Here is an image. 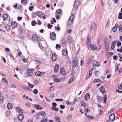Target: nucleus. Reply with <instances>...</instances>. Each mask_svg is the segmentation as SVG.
Returning a JSON list of instances; mask_svg holds the SVG:
<instances>
[{"label":"nucleus","instance_id":"72a5a7b5","mask_svg":"<svg viewBox=\"0 0 122 122\" xmlns=\"http://www.w3.org/2000/svg\"><path fill=\"white\" fill-rule=\"evenodd\" d=\"M51 109L53 110L57 111L58 110V108H56V107L52 106L51 107Z\"/></svg>","mask_w":122,"mask_h":122},{"label":"nucleus","instance_id":"09e8293b","mask_svg":"<svg viewBox=\"0 0 122 122\" xmlns=\"http://www.w3.org/2000/svg\"><path fill=\"white\" fill-rule=\"evenodd\" d=\"M100 81V80L99 79H95L94 80V82L95 83L98 82Z\"/></svg>","mask_w":122,"mask_h":122},{"label":"nucleus","instance_id":"473e14b6","mask_svg":"<svg viewBox=\"0 0 122 122\" xmlns=\"http://www.w3.org/2000/svg\"><path fill=\"white\" fill-rule=\"evenodd\" d=\"M35 76H37V77H39L41 75V74H40V71H38L36 72L35 73Z\"/></svg>","mask_w":122,"mask_h":122},{"label":"nucleus","instance_id":"774afa93","mask_svg":"<svg viewBox=\"0 0 122 122\" xmlns=\"http://www.w3.org/2000/svg\"><path fill=\"white\" fill-rule=\"evenodd\" d=\"M55 96V95L54 93H51L50 94V97L52 98H53Z\"/></svg>","mask_w":122,"mask_h":122},{"label":"nucleus","instance_id":"1a4fd4ad","mask_svg":"<svg viewBox=\"0 0 122 122\" xmlns=\"http://www.w3.org/2000/svg\"><path fill=\"white\" fill-rule=\"evenodd\" d=\"M90 36H88L87 37V46H90V44L91 43V39L90 38Z\"/></svg>","mask_w":122,"mask_h":122},{"label":"nucleus","instance_id":"ea45409f","mask_svg":"<svg viewBox=\"0 0 122 122\" xmlns=\"http://www.w3.org/2000/svg\"><path fill=\"white\" fill-rule=\"evenodd\" d=\"M72 117V116L71 115H68V116L67 117V119L69 120H71V118Z\"/></svg>","mask_w":122,"mask_h":122},{"label":"nucleus","instance_id":"69168bd1","mask_svg":"<svg viewBox=\"0 0 122 122\" xmlns=\"http://www.w3.org/2000/svg\"><path fill=\"white\" fill-rule=\"evenodd\" d=\"M56 101H63V100L62 98H61V99H56Z\"/></svg>","mask_w":122,"mask_h":122},{"label":"nucleus","instance_id":"dca6fc26","mask_svg":"<svg viewBox=\"0 0 122 122\" xmlns=\"http://www.w3.org/2000/svg\"><path fill=\"white\" fill-rule=\"evenodd\" d=\"M99 89L100 91L102 94L104 93L105 92V90L103 86H102L100 87Z\"/></svg>","mask_w":122,"mask_h":122},{"label":"nucleus","instance_id":"2f4dec72","mask_svg":"<svg viewBox=\"0 0 122 122\" xmlns=\"http://www.w3.org/2000/svg\"><path fill=\"white\" fill-rule=\"evenodd\" d=\"M5 28L6 29V30L7 31L9 30L10 29V26L9 25L7 24L6 25V26H5Z\"/></svg>","mask_w":122,"mask_h":122},{"label":"nucleus","instance_id":"680f3d73","mask_svg":"<svg viewBox=\"0 0 122 122\" xmlns=\"http://www.w3.org/2000/svg\"><path fill=\"white\" fill-rule=\"evenodd\" d=\"M59 24L58 25V27L57 28H56V26H55V29H56V30L58 31H59L60 30V28L59 27H58L59 26Z\"/></svg>","mask_w":122,"mask_h":122},{"label":"nucleus","instance_id":"393cba45","mask_svg":"<svg viewBox=\"0 0 122 122\" xmlns=\"http://www.w3.org/2000/svg\"><path fill=\"white\" fill-rule=\"evenodd\" d=\"M60 72L61 74L64 75L66 73L65 71L63 69V68L61 69Z\"/></svg>","mask_w":122,"mask_h":122},{"label":"nucleus","instance_id":"f03ea898","mask_svg":"<svg viewBox=\"0 0 122 122\" xmlns=\"http://www.w3.org/2000/svg\"><path fill=\"white\" fill-rule=\"evenodd\" d=\"M34 71L33 69H28L27 72L25 73V77H28L32 76L33 74V71Z\"/></svg>","mask_w":122,"mask_h":122},{"label":"nucleus","instance_id":"4d7b16f0","mask_svg":"<svg viewBox=\"0 0 122 122\" xmlns=\"http://www.w3.org/2000/svg\"><path fill=\"white\" fill-rule=\"evenodd\" d=\"M121 45V43L120 41H118L117 43V46H120Z\"/></svg>","mask_w":122,"mask_h":122},{"label":"nucleus","instance_id":"6ab92c4d","mask_svg":"<svg viewBox=\"0 0 122 122\" xmlns=\"http://www.w3.org/2000/svg\"><path fill=\"white\" fill-rule=\"evenodd\" d=\"M57 56L55 53H54L52 54V59L53 61H55L56 59Z\"/></svg>","mask_w":122,"mask_h":122},{"label":"nucleus","instance_id":"c03bdc74","mask_svg":"<svg viewBox=\"0 0 122 122\" xmlns=\"http://www.w3.org/2000/svg\"><path fill=\"white\" fill-rule=\"evenodd\" d=\"M60 107L62 109H63L65 108V106L62 105H60Z\"/></svg>","mask_w":122,"mask_h":122},{"label":"nucleus","instance_id":"2eb2a0df","mask_svg":"<svg viewBox=\"0 0 122 122\" xmlns=\"http://www.w3.org/2000/svg\"><path fill=\"white\" fill-rule=\"evenodd\" d=\"M38 37L35 35H33L32 37V40L34 41H37L38 39Z\"/></svg>","mask_w":122,"mask_h":122},{"label":"nucleus","instance_id":"49530a36","mask_svg":"<svg viewBox=\"0 0 122 122\" xmlns=\"http://www.w3.org/2000/svg\"><path fill=\"white\" fill-rule=\"evenodd\" d=\"M117 28L114 27L113 28L112 30L113 32H116L117 31Z\"/></svg>","mask_w":122,"mask_h":122},{"label":"nucleus","instance_id":"9d476101","mask_svg":"<svg viewBox=\"0 0 122 122\" xmlns=\"http://www.w3.org/2000/svg\"><path fill=\"white\" fill-rule=\"evenodd\" d=\"M24 117L23 114H20L18 115V119L20 121H21L22 120Z\"/></svg>","mask_w":122,"mask_h":122},{"label":"nucleus","instance_id":"5701e85b","mask_svg":"<svg viewBox=\"0 0 122 122\" xmlns=\"http://www.w3.org/2000/svg\"><path fill=\"white\" fill-rule=\"evenodd\" d=\"M7 106L8 109H10L12 108V105L10 103H9L7 104Z\"/></svg>","mask_w":122,"mask_h":122},{"label":"nucleus","instance_id":"bf43d9fd","mask_svg":"<svg viewBox=\"0 0 122 122\" xmlns=\"http://www.w3.org/2000/svg\"><path fill=\"white\" fill-rule=\"evenodd\" d=\"M92 58L91 59V58H90L89 59V60L88 61V62L87 63V65H88L90 63L91 61H92Z\"/></svg>","mask_w":122,"mask_h":122},{"label":"nucleus","instance_id":"a878e982","mask_svg":"<svg viewBox=\"0 0 122 122\" xmlns=\"http://www.w3.org/2000/svg\"><path fill=\"white\" fill-rule=\"evenodd\" d=\"M91 49L93 50H95L97 48L96 46L93 45H90Z\"/></svg>","mask_w":122,"mask_h":122},{"label":"nucleus","instance_id":"b1692460","mask_svg":"<svg viewBox=\"0 0 122 122\" xmlns=\"http://www.w3.org/2000/svg\"><path fill=\"white\" fill-rule=\"evenodd\" d=\"M67 54V51L66 50V49H64L63 51L62 54L64 56H66Z\"/></svg>","mask_w":122,"mask_h":122},{"label":"nucleus","instance_id":"e433bc0d","mask_svg":"<svg viewBox=\"0 0 122 122\" xmlns=\"http://www.w3.org/2000/svg\"><path fill=\"white\" fill-rule=\"evenodd\" d=\"M55 119L57 122H61L60 118L58 117H56Z\"/></svg>","mask_w":122,"mask_h":122},{"label":"nucleus","instance_id":"8fccbe9b","mask_svg":"<svg viewBox=\"0 0 122 122\" xmlns=\"http://www.w3.org/2000/svg\"><path fill=\"white\" fill-rule=\"evenodd\" d=\"M117 41L116 40H114L113 41L112 43V45H113L115 46V45L116 44V43H117Z\"/></svg>","mask_w":122,"mask_h":122},{"label":"nucleus","instance_id":"37998d69","mask_svg":"<svg viewBox=\"0 0 122 122\" xmlns=\"http://www.w3.org/2000/svg\"><path fill=\"white\" fill-rule=\"evenodd\" d=\"M97 99L98 101H101L102 100V97L99 96H97Z\"/></svg>","mask_w":122,"mask_h":122},{"label":"nucleus","instance_id":"f704fd0d","mask_svg":"<svg viewBox=\"0 0 122 122\" xmlns=\"http://www.w3.org/2000/svg\"><path fill=\"white\" fill-rule=\"evenodd\" d=\"M3 97L1 96H0V103L1 104L3 102Z\"/></svg>","mask_w":122,"mask_h":122},{"label":"nucleus","instance_id":"412c9836","mask_svg":"<svg viewBox=\"0 0 122 122\" xmlns=\"http://www.w3.org/2000/svg\"><path fill=\"white\" fill-rule=\"evenodd\" d=\"M73 42L72 40V38L71 37H69L68 38V42L69 44H70Z\"/></svg>","mask_w":122,"mask_h":122},{"label":"nucleus","instance_id":"cd10ccee","mask_svg":"<svg viewBox=\"0 0 122 122\" xmlns=\"http://www.w3.org/2000/svg\"><path fill=\"white\" fill-rule=\"evenodd\" d=\"M8 16L7 15L5 14H4L3 16V20L5 21L6 20V19L8 18Z\"/></svg>","mask_w":122,"mask_h":122},{"label":"nucleus","instance_id":"052dcab7","mask_svg":"<svg viewBox=\"0 0 122 122\" xmlns=\"http://www.w3.org/2000/svg\"><path fill=\"white\" fill-rule=\"evenodd\" d=\"M106 98H107V96L106 95H105L104 96V97L103 98L104 103H105L106 102Z\"/></svg>","mask_w":122,"mask_h":122},{"label":"nucleus","instance_id":"e2e57ef3","mask_svg":"<svg viewBox=\"0 0 122 122\" xmlns=\"http://www.w3.org/2000/svg\"><path fill=\"white\" fill-rule=\"evenodd\" d=\"M33 8V6H32L30 7H29V9L30 11H32V9Z\"/></svg>","mask_w":122,"mask_h":122},{"label":"nucleus","instance_id":"f8f14e48","mask_svg":"<svg viewBox=\"0 0 122 122\" xmlns=\"http://www.w3.org/2000/svg\"><path fill=\"white\" fill-rule=\"evenodd\" d=\"M52 76L54 78V81L55 82H59V80L58 78H57V77L56 76V75H52Z\"/></svg>","mask_w":122,"mask_h":122},{"label":"nucleus","instance_id":"de8ad7c7","mask_svg":"<svg viewBox=\"0 0 122 122\" xmlns=\"http://www.w3.org/2000/svg\"><path fill=\"white\" fill-rule=\"evenodd\" d=\"M113 59L114 60H117L118 58V56L117 55H114L113 56Z\"/></svg>","mask_w":122,"mask_h":122},{"label":"nucleus","instance_id":"4c0bfd02","mask_svg":"<svg viewBox=\"0 0 122 122\" xmlns=\"http://www.w3.org/2000/svg\"><path fill=\"white\" fill-rule=\"evenodd\" d=\"M2 81L5 83H8V81L6 78H4L2 79Z\"/></svg>","mask_w":122,"mask_h":122},{"label":"nucleus","instance_id":"aec40b11","mask_svg":"<svg viewBox=\"0 0 122 122\" xmlns=\"http://www.w3.org/2000/svg\"><path fill=\"white\" fill-rule=\"evenodd\" d=\"M59 67V66L58 64H57L56 65L54 68V71L55 72L57 73L58 72Z\"/></svg>","mask_w":122,"mask_h":122},{"label":"nucleus","instance_id":"4be33fe9","mask_svg":"<svg viewBox=\"0 0 122 122\" xmlns=\"http://www.w3.org/2000/svg\"><path fill=\"white\" fill-rule=\"evenodd\" d=\"M34 107L35 108L39 110H41L42 109V107L39 105H35Z\"/></svg>","mask_w":122,"mask_h":122},{"label":"nucleus","instance_id":"79ce46f5","mask_svg":"<svg viewBox=\"0 0 122 122\" xmlns=\"http://www.w3.org/2000/svg\"><path fill=\"white\" fill-rule=\"evenodd\" d=\"M37 16L36 15V12L33 13L32 15V17L33 18H35L36 17V16Z\"/></svg>","mask_w":122,"mask_h":122},{"label":"nucleus","instance_id":"39448f33","mask_svg":"<svg viewBox=\"0 0 122 122\" xmlns=\"http://www.w3.org/2000/svg\"><path fill=\"white\" fill-rule=\"evenodd\" d=\"M79 97H75L74 99V100L73 102H70L71 104H75L77 101L79 99Z\"/></svg>","mask_w":122,"mask_h":122},{"label":"nucleus","instance_id":"bb28decb","mask_svg":"<svg viewBox=\"0 0 122 122\" xmlns=\"http://www.w3.org/2000/svg\"><path fill=\"white\" fill-rule=\"evenodd\" d=\"M74 81L73 77H72L68 81V83L70 84L72 83Z\"/></svg>","mask_w":122,"mask_h":122},{"label":"nucleus","instance_id":"58836bf2","mask_svg":"<svg viewBox=\"0 0 122 122\" xmlns=\"http://www.w3.org/2000/svg\"><path fill=\"white\" fill-rule=\"evenodd\" d=\"M122 14L121 13H120L118 16V18L119 19H121L122 18Z\"/></svg>","mask_w":122,"mask_h":122},{"label":"nucleus","instance_id":"4468645a","mask_svg":"<svg viewBox=\"0 0 122 122\" xmlns=\"http://www.w3.org/2000/svg\"><path fill=\"white\" fill-rule=\"evenodd\" d=\"M36 15L38 17H40L43 14V13L42 12L37 11L36 12Z\"/></svg>","mask_w":122,"mask_h":122},{"label":"nucleus","instance_id":"9b49d317","mask_svg":"<svg viewBox=\"0 0 122 122\" xmlns=\"http://www.w3.org/2000/svg\"><path fill=\"white\" fill-rule=\"evenodd\" d=\"M74 21H71L68 20V22L67 27L70 28L71 27L72 25L73 24Z\"/></svg>","mask_w":122,"mask_h":122},{"label":"nucleus","instance_id":"a211bd4d","mask_svg":"<svg viewBox=\"0 0 122 122\" xmlns=\"http://www.w3.org/2000/svg\"><path fill=\"white\" fill-rule=\"evenodd\" d=\"M11 25L13 28H14L17 26V24L15 22H12Z\"/></svg>","mask_w":122,"mask_h":122},{"label":"nucleus","instance_id":"c9c22d12","mask_svg":"<svg viewBox=\"0 0 122 122\" xmlns=\"http://www.w3.org/2000/svg\"><path fill=\"white\" fill-rule=\"evenodd\" d=\"M56 12L57 13L61 14L62 12V10L61 9H58L56 10Z\"/></svg>","mask_w":122,"mask_h":122},{"label":"nucleus","instance_id":"603ef678","mask_svg":"<svg viewBox=\"0 0 122 122\" xmlns=\"http://www.w3.org/2000/svg\"><path fill=\"white\" fill-rule=\"evenodd\" d=\"M32 26H34L35 25V24H37V22L33 20L32 21Z\"/></svg>","mask_w":122,"mask_h":122},{"label":"nucleus","instance_id":"6e6d98bb","mask_svg":"<svg viewBox=\"0 0 122 122\" xmlns=\"http://www.w3.org/2000/svg\"><path fill=\"white\" fill-rule=\"evenodd\" d=\"M87 117L88 118H90V119H92L94 118L92 116H90L89 115H88L87 116Z\"/></svg>","mask_w":122,"mask_h":122},{"label":"nucleus","instance_id":"f257e3e1","mask_svg":"<svg viewBox=\"0 0 122 122\" xmlns=\"http://www.w3.org/2000/svg\"><path fill=\"white\" fill-rule=\"evenodd\" d=\"M80 2L78 0H76L74 1V3L73 5L72 11H74V13H76L77 10L78 6L80 5Z\"/></svg>","mask_w":122,"mask_h":122},{"label":"nucleus","instance_id":"7ed1b4c3","mask_svg":"<svg viewBox=\"0 0 122 122\" xmlns=\"http://www.w3.org/2000/svg\"><path fill=\"white\" fill-rule=\"evenodd\" d=\"M78 62V61L76 57H74L73 60L72 67L75 68L77 66Z\"/></svg>","mask_w":122,"mask_h":122},{"label":"nucleus","instance_id":"6e6552de","mask_svg":"<svg viewBox=\"0 0 122 122\" xmlns=\"http://www.w3.org/2000/svg\"><path fill=\"white\" fill-rule=\"evenodd\" d=\"M16 110L19 113H23V110L20 107H18L16 108Z\"/></svg>","mask_w":122,"mask_h":122},{"label":"nucleus","instance_id":"13d9d810","mask_svg":"<svg viewBox=\"0 0 122 122\" xmlns=\"http://www.w3.org/2000/svg\"><path fill=\"white\" fill-rule=\"evenodd\" d=\"M26 105L27 107H30L31 104L29 102H28L26 103Z\"/></svg>","mask_w":122,"mask_h":122},{"label":"nucleus","instance_id":"f3484780","mask_svg":"<svg viewBox=\"0 0 122 122\" xmlns=\"http://www.w3.org/2000/svg\"><path fill=\"white\" fill-rule=\"evenodd\" d=\"M74 16L73 14H71V15L70 16L69 20L71 21H74Z\"/></svg>","mask_w":122,"mask_h":122},{"label":"nucleus","instance_id":"864d4df0","mask_svg":"<svg viewBox=\"0 0 122 122\" xmlns=\"http://www.w3.org/2000/svg\"><path fill=\"white\" fill-rule=\"evenodd\" d=\"M37 64V65H39L41 64V62L39 61L38 60H35Z\"/></svg>","mask_w":122,"mask_h":122},{"label":"nucleus","instance_id":"a19ab883","mask_svg":"<svg viewBox=\"0 0 122 122\" xmlns=\"http://www.w3.org/2000/svg\"><path fill=\"white\" fill-rule=\"evenodd\" d=\"M41 115L42 116H44L46 115V114L44 111H41Z\"/></svg>","mask_w":122,"mask_h":122},{"label":"nucleus","instance_id":"5fc2aeb1","mask_svg":"<svg viewBox=\"0 0 122 122\" xmlns=\"http://www.w3.org/2000/svg\"><path fill=\"white\" fill-rule=\"evenodd\" d=\"M38 93V91L36 89H35L33 91V93L35 94H37Z\"/></svg>","mask_w":122,"mask_h":122},{"label":"nucleus","instance_id":"0e129e2a","mask_svg":"<svg viewBox=\"0 0 122 122\" xmlns=\"http://www.w3.org/2000/svg\"><path fill=\"white\" fill-rule=\"evenodd\" d=\"M117 92L119 93H121L122 92V90L121 91H120L119 90L117 89L116 90V92Z\"/></svg>","mask_w":122,"mask_h":122},{"label":"nucleus","instance_id":"a18cd8bd","mask_svg":"<svg viewBox=\"0 0 122 122\" xmlns=\"http://www.w3.org/2000/svg\"><path fill=\"white\" fill-rule=\"evenodd\" d=\"M29 86L30 88H32L34 86L33 85L30 84V83L28 82V83Z\"/></svg>","mask_w":122,"mask_h":122},{"label":"nucleus","instance_id":"20e7f679","mask_svg":"<svg viewBox=\"0 0 122 122\" xmlns=\"http://www.w3.org/2000/svg\"><path fill=\"white\" fill-rule=\"evenodd\" d=\"M50 38L51 39L54 40L56 38V34L54 32H52L50 34Z\"/></svg>","mask_w":122,"mask_h":122},{"label":"nucleus","instance_id":"7c9ffc66","mask_svg":"<svg viewBox=\"0 0 122 122\" xmlns=\"http://www.w3.org/2000/svg\"><path fill=\"white\" fill-rule=\"evenodd\" d=\"M107 39H106V37H105V38L104 39V43H105V47H106V48L107 49V47H108V45H107Z\"/></svg>","mask_w":122,"mask_h":122},{"label":"nucleus","instance_id":"3c124183","mask_svg":"<svg viewBox=\"0 0 122 122\" xmlns=\"http://www.w3.org/2000/svg\"><path fill=\"white\" fill-rule=\"evenodd\" d=\"M94 30H96L97 29V25L95 22H94Z\"/></svg>","mask_w":122,"mask_h":122},{"label":"nucleus","instance_id":"338daca9","mask_svg":"<svg viewBox=\"0 0 122 122\" xmlns=\"http://www.w3.org/2000/svg\"><path fill=\"white\" fill-rule=\"evenodd\" d=\"M92 69H91L89 72V76H91V75L92 74Z\"/></svg>","mask_w":122,"mask_h":122},{"label":"nucleus","instance_id":"0eeeda50","mask_svg":"<svg viewBox=\"0 0 122 122\" xmlns=\"http://www.w3.org/2000/svg\"><path fill=\"white\" fill-rule=\"evenodd\" d=\"M93 65L94 66L97 67H98L100 65L98 62L95 60L93 61Z\"/></svg>","mask_w":122,"mask_h":122},{"label":"nucleus","instance_id":"c85d7f7f","mask_svg":"<svg viewBox=\"0 0 122 122\" xmlns=\"http://www.w3.org/2000/svg\"><path fill=\"white\" fill-rule=\"evenodd\" d=\"M48 121V120L47 119L44 118L43 117L42 118V120L40 121L39 122H47V121Z\"/></svg>","mask_w":122,"mask_h":122},{"label":"nucleus","instance_id":"ddd939ff","mask_svg":"<svg viewBox=\"0 0 122 122\" xmlns=\"http://www.w3.org/2000/svg\"><path fill=\"white\" fill-rule=\"evenodd\" d=\"M84 98L85 100L86 101H88L90 98V95L88 93H87L84 96Z\"/></svg>","mask_w":122,"mask_h":122},{"label":"nucleus","instance_id":"c756f323","mask_svg":"<svg viewBox=\"0 0 122 122\" xmlns=\"http://www.w3.org/2000/svg\"><path fill=\"white\" fill-rule=\"evenodd\" d=\"M61 43L63 45H65L66 43V40L65 38L62 39L61 42Z\"/></svg>","mask_w":122,"mask_h":122},{"label":"nucleus","instance_id":"423d86ee","mask_svg":"<svg viewBox=\"0 0 122 122\" xmlns=\"http://www.w3.org/2000/svg\"><path fill=\"white\" fill-rule=\"evenodd\" d=\"M109 118L110 120L113 121L115 120V115L114 113H112L110 115Z\"/></svg>","mask_w":122,"mask_h":122}]
</instances>
